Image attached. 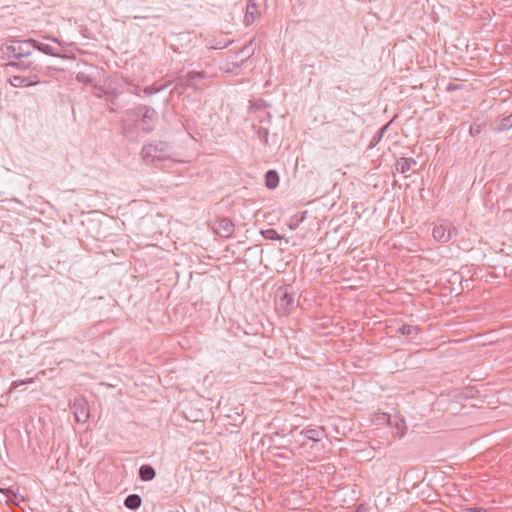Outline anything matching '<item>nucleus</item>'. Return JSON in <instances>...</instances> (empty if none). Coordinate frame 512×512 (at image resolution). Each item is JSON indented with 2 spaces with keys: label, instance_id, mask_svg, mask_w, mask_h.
<instances>
[{
  "label": "nucleus",
  "instance_id": "obj_4",
  "mask_svg": "<svg viewBox=\"0 0 512 512\" xmlns=\"http://www.w3.org/2000/svg\"><path fill=\"white\" fill-rule=\"evenodd\" d=\"M290 433L295 438V441L302 446L306 444V440L318 442L326 436L324 428L319 426L307 427L302 430L294 427Z\"/></svg>",
  "mask_w": 512,
  "mask_h": 512
},
{
  "label": "nucleus",
  "instance_id": "obj_19",
  "mask_svg": "<svg viewBox=\"0 0 512 512\" xmlns=\"http://www.w3.org/2000/svg\"><path fill=\"white\" fill-rule=\"evenodd\" d=\"M265 185L269 189H275L279 185V175L276 170H268L266 172Z\"/></svg>",
  "mask_w": 512,
  "mask_h": 512
},
{
  "label": "nucleus",
  "instance_id": "obj_8",
  "mask_svg": "<svg viewBox=\"0 0 512 512\" xmlns=\"http://www.w3.org/2000/svg\"><path fill=\"white\" fill-rule=\"evenodd\" d=\"M433 237L437 242H449L453 234H456V229L451 224H441L433 228Z\"/></svg>",
  "mask_w": 512,
  "mask_h": 512
},
{
  "label": "nucleus",
  "instance_id": "obj_2",
  "mask_svg": "<svg viewBox=\"0 0 512 512\" xmlns=\"http://www.w3.org/2000/svg\"><path fill=\"white\" fill-rule=\"evenodd\" d=\"M291 289L290 285H283L278 287L275 292V308L281 315H287L298 306Z\"/></svg>",
  "mask_w": 512,
  "mask_h": 512
},
{
  "label": "nucleus",
  "instance_id": "obj_1",
  "mask_svg": "<svg viewBox=\"0 0 512 512\" xmlns=\"http://www.w3.org/2000/svg\"><path fill=\"white\" fill-rule=\"evenodd\" d=\"M158 122V113L148 105H137L128 109L121 120L123 135L129 140H137L140 133L152 132Z\"/></svg>",
  "mask_w": 512,
  "mask_h": 512
},
{
  "label": "nucleus",
  "instance_id": "obj_7",
  "mask_svg": "<svg viewBox=\"0 0 512 512\" xmlns=\"http://www.w3.org/2000/svg\"><path fill=\"white\" fill-rule=\"evenodd\" d=\"M9 82L13 87H29L38 84L40 77L38 73L19 74L12 76Z\"/></svg>",
  "mask_w": 512,
  "mask_h": 512
},
{
  "label": "nucleus",
  "instance_id": "obj_3",
  "mask_svg": "<svg viewBox=\"0 0 512 512\" xmlns=\"http://www.w3.org/2000/svg\"><path fill=\"white\" fill-rule=\"evenodd\" d=\"M141 157L147 164H153L155 161H165L169 159L168 144L158 141L144 145L141 150Z\"/></svg>",
  "mask_w": 512,
  "mask_h": 512
},
{
  "label": "nucleus",
  "instance_id": "obj_5",
  "mask_svg": "<svg viewBox=\"0 0 512 512\" xmlns=\"http://www.w3.org/2000/svg\"><path fill=\"white\" fill-rule=\"evenodd\" d=\"M4 53L9 59L29 58L32 55L30 39L7 45Z\"/></svg>",
  "mask_w": 512,
  "mask_h": 512
},
{
  "label": "nucleus",
  "instance_id": "obj_29",
  "mask_svg": "<svg viewBox=\"0 0 512 512\" xmlns=\"http://www.w3.org/2000/svg\"><path fill=\"white\" fill-rule=\"evenodd\" d=\"M458 88H459V85L449 83L446 87V91L451 92V91L457 90Z\"/></svg>",
  "mask_w": 512,
  "mask_h": 512
},
{
  "label": "nucleus",
  "instance_id": "obj_21",
  "mask_svg": "<svg viewBox=\"0 0 512 512\" xmlns=\"http://www.w3.org/2000/svg\"><path fill=\"white\" fill-rule=\"evenodd\" d=\"M98 89L102 93V94H99L98 96L99 97L105 96L106 100L109 98H117L122 93V91L118 90L116 87H111V86L99 87Z\"/></svg>",
  "mask_w": 512,
  "mask_h": 512
},
{
  "label": "nucleus",
  "instance_id": "obj_24",
  "mask_svg": "<svg viewBox=\"0 0 512 512\" xmlns=\"http://www.w3.org/2000/svg\"><path fill=\"white\" fill-rule=\"evenodd\" d=\"M256 136L264 145H268L269 130L267 128L259 127L256 130Z\"/></svg>",
  "mask_w": 512,
  "mask_h": 512
},
{
  "label": "nucleus",
  "instance_id": "obj_26",
  "mask_svg": "<svg viewBox=\"0 0 512 512\" xmlns=\"http://www.w3.org/2000/svg\"><path fill=\"white\" fill-rule=\"evenodd\" d=\"M76 80L84 84H91L93 81L92 78L85 72H78L76 75Z\"/></svg>",
  "mask_w": 512,
  "mask_h": 512
},
{
  "label": "nucleus",
  "instance_id": "obj_12",
  "mask_svg": "<svg viewBox=\"0 0 512 512\" xmlns=\"http://www.w3.org/2000/svg\"><path fill=\"white\" fill-rule=\"evenodd\" d=\"M261 15L259 6L255 0H249L246 6L244 22L246 25L252 24Z\"/></svg>",
  "mask_w": 512,
  "mask_h": 512
},
{
  "label": "nucleus",
  "instance_id": "obj_15",
  "mask_svg": "<svg viewBox=\"0 0 512 512\" xmlns=\"http://www.w3.org/2000/svg\"><path fill=\"white\" fill-rule=\"evenodd\" d=\"M417 164L416 160L412 157H401L396 162V171L404 174Z\"/></svg>",
  "mask_w": 512,
  "mask_h": 512
},
{
  "label": "nucleus",
  "instance_id": "obj_20",
  "mask_svg": "<svg viewBox=\"0 0 512 512\" xmlns=\"http://www.w3.org/2000/svg\"><path fill=\"white\" fill-rule=\"evenodd\" d=\"M142 504V499L138 494H130L124 500L127 509L137 510Z\"/></svg>",
  "mask_w": 512,
  "mask_h": 512
},
{
  "label": "nucleus",
  "instance_id": "obj_27",
  "mask_svg": "<svg viewBox=\"0 0 512 512\" xmlns=\"http://www.w3.org/2000/svg\"><path fill=\"white\" fill-rule=\"evenodd\" d=\"M31 382H33L32 378L26 379V380H16V381H13L12 384H11V387H10V392L12 390L18 388L21 385L28 384V383H31Z\"/></svg>",
  "mask_w": 512,
  "mask_h": 512
},
{
  "label": "nucleus",
  "instance_id": "obj_9",
  "mask_svg": "<svg viewBox=\"0 0 512 512\" xmlns=\"http://www.w3.org/2000/svg\"><path fill=\"white\" fill-rule=\"evenodd\" d=\"M75 419L79 423H85L90 417L87 402L83 399H75L72 405Z\"/></svg>",
  "mask_w": 512,
  "mask_h": 512
},
{
  "label": "nucleus",
  "instance_id": "obj_23",
  "mask_svg": "<svg viewBox=\"0 0 512 512\" xmlns=\"http://www.w3.org/2000/svg\"><path fill=\"white\" fill-rule=\"evenodd\" d=\"M261 234L265 239H268V240H281L282 239V237L278 234V232L273 228L261 230Z\"/></svg>",
  "mask_w": 512,
  "mask_h": 512
},
{
  "label": "nucleus",
  "instance_id": "obj_14",
  "mask_svg": "<svg viewBox=\"0 0 512 512\" xmlns=\"http://www.w3.org/2000/svg\"><path fill=\"white\" fill-rule=\"evenodd\" d=\"M239 54H243L244 57L240 58L239 60H236L234 62H231V67L229 68V71L233 72L235 69L240 68L243 66V64L251 57L253 54V51H250L249 46L243 47L236 55L235 58H238Z\"/></svg>",
  "mask_w": 512,
  "mask_h": 512
},
{
  "label": "nucleus",
  "instance_id": "obj_6",
  "mask_svg": "<svg viewBox=\"0 0 512 512\" xmlns=\"http://www.w3.org/2000/svg\"><path fill=\"white\" fill-rule=\"evenodd\" d=\"M208 74L206 71H189L186 75L178 78V85L182 88L191 87L193 89H202L197 82L199 80L207 79Z\"/></svg>",
  "mask_w": 512,
  "mask_h": 512
},
{
  "label": "nucleus",
  "instance_id": "obj_22",
  "mask_svg": "<svg viewBox=\"0 0 512 512\" xmlns=\"http://www.w3.org/2000/svg\"><path fill=\"white\" fill-rule=\"evenodd\" d=\"M390 123H387L386 125H384L383 127H381L376 133L375 135L372 137L370 143H369V146L368 148L369 149H372L374 148L376 145H378V143L381 141V139L383 138L386 130L388 129Z\"/></svg>",
  "mask_w": 512,
  "mask_h": 512
},
{
  "label": "nucleus",
  "instance_id": "obj_17",
  "mask_svg": "<svg viewBox=\"0 0 512 512\" xmlns=\"http://www.w3.org/2000/svg\"><path fill=\"white\" fill-rule=\"evenodd\" d=\"M155 477L156 471L151 465L144 464L139 468V478L142 481L148 482L153 480Z\"/></svg>",
  "mask_w": 512,
  "mask_h": 512
},
{
  "label": "nucleus",
  "instance_id": "obj_28",
  "mask_svg": "<svg viewBox=\"0 0 512 512\" xmlns=\"http://www.w3.org/2000/svg\"><path fill=\"white\" fill-rule=\"evenodd\" d=\"M116 99L117 98H109L107 99V102H109V111L110 112H116V109L114 106L116 105Z\"/></svg>",
  "mask_w": 512,
  "mask_h": 512
},
{
  "label": "nucleus",
  "instance_id": "obj_13",
  "mask_svg": "<svg viewBox=\"0 0 512 512\" xmlns=\"http://www.w3.org/2000/svg\"><path fill=\"white\" fill-rule=\"evenodd\" d=\"M234 231V223L228 218H222L218 222L216 232L224 238H229Z\"/></svg>",
  "mask_w": 512,
  "mask_h": 512
},
{
  "label": "nucleus",
  "instance_id": "obj_25",
  "mask_svg": "<svg viewBox=\"0 0 512 512\" xmlns=\"http://www.w3.org/2000/svg\"><path fill=\"white\" fill-rule=\"evenodd\" d=\"M482 128H483V124L482 123L474 122L469 127V134L472 137H475V136L479 135L482 132Z\"/></svg>",
  "mask_w": 512,
  "mask_h": 512
},
{
  "label": "nucleus",
  "instance_id": "obj_11",
  "mask_svg": "<svg viewBox=\"0 0 512 512\" xmlns=\"http://www.w3.org/2000/svg\"><path fill=\"white\" fill-rule=\"evenodd\" d=\"M491 127L498 133L509 130L512 128V113L506 116H499L491 123Z\"/></svg>",
  "mask_w": 512,
  "mask_h": 512
},
{
  "label": "nucleus",
  "instance_id": "obj_30",
  "mask_svg": "<svg viewBox=\"0 0 512 512\" xmlns=\"http://www.w3.org/2000/svg\"><path fill=\"white\" fill-rule=\"evenodd\" d=\"M144 93H146V94H152V93H153V88H152V87H146V88L144 89Z\"/></svg>",
  "mask_w": 512,
  "mask_h": 512
},
{
  "label": "nucleus",
  "instance_id": "obj_16",
  "mask_svg": "<svg viewBox=\"0 0 512 512\" xmlns=\"http://www.w3.org/2000/svg\"><path fill=\"white\" fill-rule=\"evenodd\" d=\"M30 43L31 49H36L49 56H58V54L55 52V48L50 45L41 43L35 39H30Z\"/></svg>",
  "mask_w": 512,
  "mask_h": 512
},
{
  "label": "nucleus",
  "instance_id": "obj_18",
  "mask_svg": "<svg viewBox=\"0 0 512 512\" xmlns=\"http://www.w3.org/2000/svg\"><path fill=\"white\" fill-rule=\"evenodd\" d=\"M421 332V329L419 326L416 325H408L403 324L397 329V333L407 336L409 338H414Z\"/></svg>",
  "mask_w": 512,
  "mask_h": 512
},
{
  "label": "nucleus",
  "instance_id": "obj_10",
  "mask_svg": "<svg viewBox=\"0 0 512 512\" xmlns=\"http://www.w3.org/2000/svg\"><path fill=\"white\" fill-rule=\"evenodd\" d=\"M7 66L15 67L17 69L25 71H30V73H40V69L35 61L30 60L29 58H17L7 63Z\"/></svg>",
  "mask_w": 512,
  "mask_h": 512
}]
</instances>
